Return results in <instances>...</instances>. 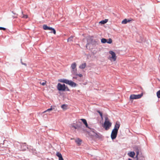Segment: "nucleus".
Returning <instances> with one entry per match:
<instances>
[{"label": "nucleus", "mask_w": 160, "mask_h": 160, "mask_svg": "<svg viewBox=\"0 0 160 160\" xmlns=\"http://www.w3.org/2000/svg\"><path fill=\"white\" fill-rule=\"evenodd\" d=\"M136 157L137 160H145L144 157L142 154L139 155Z\"/></svg>", "instance_id": "nucleus-11"}, {"label": "nucleus", "mask_w": 160, "mask_h": 160, "mask_svg": "<svg viewBox=\"0 0 160 160\" xmlns=\"http://www.w3.org/2000/svg\"><path fill=\"white\" fill-rule=\"evenodd\" d=\"M61 108L63 109H67V105L66 104H63L61 106Z\"/></svg>", "instance_id": "nucleus-26"}, {"label": "nucleus", "mask_w": 160, "mask_h": 160, "mask_svg": "<svg viewBox=\"0 0 160 160\" xmlns=\"http://www.w3.org/2000/svg\"><path fill=\"white\" fill-rule=\"evenodd\" d=\"M46 82L45 81L44 82H40V83L43 86H44L46 85Z\"/></svg>", "instance_id": "nucleus-33"}, {"label": "nucleus", "mask_w": 160, "mask_h": 160, "mask_svg": "<svg viewBox=\"0 0 160 160\" xmlns=\"http://www.w3.org/2000/svg\"><path fill=\"white\" fill-rule=\"evenodd\" d=\"M0 30H6V28H5L2 27H0Z\"/></svg>", "instance_id": "nucleus-35"}, {"label": "nucleus", "mask_w": 160, "mask_h": 160, "mask_svg": "<svg viewBox=\"0 0 160 160\" xmlns=\"http://www.w3.org/2000/svg\"><path fill=\"white\" fill-rule=\"evenodd\" d=\"M22 16H20V17H22V18H28V16L26 15H23V12L22 11Z\"/></svg>", "instance_id": "nucleus-23"}, {"label": "nucleus", "mask_w": 160, "mask_h": 160, "mask_svg": "<svg viewBox=\"0 0 160 160\" xmlns=\"http://www.w3.org/2000/svg\"><path fill=\"white\" fill-rule=\"evenodd\" d=\"M80 120L82 122L83 124L85 125V126L86 128H90L89 127H88L87 121L85 119L82 118L80 119Z\"/></svg>", "instance_id": "nucleus-12"}, {"label": "nucleus", "mask_w": 160, "mask_h": 160, "mask_svg": "<svg viewBox=\"0 0 160 160\" xmlns=\"http://www.w3.org/2000/svg\"><path fill=\"white\" fill-rule=\"evenodd\" d=\"M99 42V41L98 40H92L91 43L92 45L98 44Z\"/></svg>", "instance_id": "nucleus-15"}, {"label": "nucleus", "mask_w": 160, "mask_h": 160, "mask_svg": "<svg viewBox=\"0 0 160 160\" xmlns=\"http://www.w3.org/2000/svg\"><path fill=\"white\" fill-rule=\"evenodd\" d=\"M73 36H71L70 37H69L68 39V42H70L72 41L73 40Z\"/></svg>", "instance_id": "nucleus-25"}, {"label": "nucleus", "mask_w": 160, "mask_h": 160, "mask_svg": "<svg viewBox=\"0 0 160 160\" xmlns=\"http://www.w3.org/2000/svg\"><path fill=\"white\" fill-rule=\"evenodd\" d=\"M97 112L98 113H99V114H100V116L101 118H102V113L101 112L99 111V110H97Z\"/></svg>", "instance_id": "nucleus-28"}, {"label": "nucleus", "mask_w": 160, "mask_h": 160, "mask_svg": "<svg viewBox=\"0 0 160 160\" xmlns=\"http://www.w3.org/2000/svg\"><path fill=\"white\" fill-rule=\"evenodd\" d=\"M56 155L58 157V158L59 157H61L62 156V155L61 154V153L58 152H57Z\"/></svg>", "instance_id": "nucleus-31"}, {"label": "nucleus", "mask_w": 160, "mask_h": 160, "mask_svg": "<svg viewBox=\"0 0 160 160\" xmlns=\"http://www.w3.org/2000/svg\"><path fill=\"white\" fill-rule=\"evenodd\" d=\"M70 91L69 89L66 86V91Z\"/></svg>", "instance_id": "nucleus-38"}, {"label": "nucleus", "mask_w": 160, "mask_h": 160, "mask_svg": "<svg viewBox=\"0 0 160 160\" xmlns=\"http://www.w3.org/2000/svg\"><path fill=\"white\" fill-rule=\"evenodd\" d=\"M72 127L74 128V129H77V127L76 126H75L74 125H72Z\"/></svg>", "instance_id": "nucleus-39"}, {"label": "nucleus", "mask_w": 160, "mask_h": 160, "mask_svg": "<svg viewBox=\"0 0 160 160\" xmlns=\"http://www.w3.org/2000/svg\"><path fill=\"white\" fill-rule=\"evenodd\" d=\"M76 64L75 62H73L71 65V68L72 69V73L73 74L74 72L77 71V69L76 68Z\"/></svg>", "instance_id": "nucleus-6"}, {"label": "nucleus", "mask_w": 160, "mask_h": 160, "mask_svg": "<svg viewBox=\"0 0 160 160\" xmlns=\"http://www.w3.org/2000/svg\"><path fill=\"white\" fill-rule=\"evenodd\" d=\"M73 78L75 79H77V77H73Z\"/></svg>", "instance_id": "nucleus-41"}, {"label": "nucleus", "mask_w": 160, "mask_h": 160, "mask_svg": "<svg viewBox=\"0 0 160 160\" xmlns=\"http://www.w3.org/2000/svg\"><path fill=\"white\" fill-rule=\"evenodd\" d=\"M112 40L111 38H109L108 39V41H107V42L109 44H110L112 43Z\"/></svg>", "instance_id": "nucleus-29"}, {"label": "nucleus", "mask_w": 160, "mask_h": 160, "mask_svg": "<svg viewBox=\"0 0 160 160\" xmlns=\"http://www.w3.org/2000/svg\"><path fill=\"white\" fill-rule=\"evenodd\" d=\"M108 21V19H105L104 20H102L99 23L102 24H104L106 23Z\"/></svg>", "instance_id": "nucleus-22"}, {"label": "nucleus", "mask_w": 160, "mask_h": 160, "mask_svg": "<svg viewBox=\"0 0 160 160\" xmlns=\"http://www.w3.org/2000/svg\"><path fill=\"white\" fill-rule=\"evenodd\" d=\"M128 155L132 158H133L135 155V153L134 152H130L128 153Z\"/></svg>", "instance_id": "nucleus-16"}, {"label": "nucleus", "mask_w": 160, "mask_h": 160, "mask_svg": "<svg viewBox=\"0 0 160 160\" xmlns=\"http://www.w3.org/2000/svg\"><path fill=\"white\" fill-rule=\"evenodd\" d=\"M92 132H93L94 133V134H95L96 135H97V134L96 132V131L95 130L93 129H92Z\"/></svg>", "instance_id": "nucleus-36"}, {"label": "nucleus", "mask_w": 160, "mask_h": 160, "mask_svg": "<svg viewBox=\"0 0 160 160\" xmlns=\"http://www.w3.org/2000/svg\"><path fill=\"white\" fill-rule=\"evenodd\" d=\"M52 106H51L50 108L48 109H47V110H46V111H45L44 112H47V111H51L52 110L53 108H52Z\"/></svg>", "instance_id": "nucleus-32"}, {"label": "nucleus", "mask_w": 160, "mask_h": 160, "mask_svg": "<svg viewBox=\"0 0 160 160\" xmlns=\"http://www.w3.org/2000/svg\"><path fill=\"white\" fill-rule=\"evenodd\" d=\"M101 42L103 43H105L107 42V39L105 38H103L101 40Z\"/></svg>", "instance_id": "nucleus-24"}, {"label": "nucleus", "mask_w": 160, "mask_h": 160, "mask_svg": "<svg viewBox=\"0 0 160 160\" xmlns=\"http://www.w3.org/2000/svg\"><path fill=\"white\" fill-rule=\"evenodd\" d=\"M59 160H64L62 156L59 158Z\"/></svg>", "instance_id": "nucleus-37"}, {"label": "nucleus", "mask_w": 160, "mask_h": 160, "mask_svg": "<svg viewBox=\"0 0 160 160\" xmlns=\"http://www.w3.org/2000/svg\"><path fill=\"white\" fill-rule=\"evenodd\" d=\"M156 94L157 97L158 98H160V90L157 92Z\"/></svg>", "instance_id": "nucleus-27"}, {"label": "nucleus", "mask_w": 160, "mask_h": 160, "mask_svg": "<svg viewBox=\"0 0 160 160\" xmlns=\"http://www.w3.org/2000/svg\"><path fill=\"white\" fill-rule=\"evenodd\" d=\"M58 81L60 82H63L66 84L68 83L69 82V80L65 79H59Z\"/></svg>", "instance_id": "nucleus-13"}, {"label": "nucleus", "mask_w": 160, "mask_h": 160, "mask_svg": "<svg viewBox=\"0 0 160 160\" xmlns=\"http://www.w3.org/2000/svg\"><path fill=\"white\" fill-rule=\"evenodd\" d=\"M86 66V63H84L81 64L79 66V68L83 69H84Z\"/></svg>", "instance_id": "nucleus-17"}, {"label": "nucleus", "mask_w": 160, "mask_h": 160, "mask_svg": "<svg viewBox=\"0 0 160 160\" xmlns=\"http://www.w3.org/2000/svg\"><path fill=\"white\" fill-rule=\"evenodd\" d=\"M128 160H132V159L131 158H129Z\"/></svg>", "instance_id": "nucleus-42"}, {"label": "nucleus", "mask_w": 160, "mask_h": 160, "mask_svg": "<svg viewBox=\"0 0 160 160\" xmlns=\"http://www.w3.org/2000/svg\"><path fill=\"white\" fill-rule=\"evenodd\" d=\"M49 27H48L47 25L44 24L43 26V28L44 30H48Z\"/></svg>", "instance_id": "nucleus-21"}, {"label": "nucleus", "mask_w": 160, "mask_h": 160, "mask_svg": "<svg viewBox=\"0 0 160 160\" xmlns=\"http://www.w3.org/2000/svg\"><path fill=\"white\" fill-rule=\"evenodd\" d=\"M120 124L119 122H116L114 128L113 130H114L115 131H118V130L120 127Z\"/></svg>", "instance_id": "nucleus-9"}, {"label": "nucleus", "mask_w": 160, "mask_h": 160, "mask_svg": "<svg viewBox=\"0 0 160 160\" xmlns=\"http://www.w3.org/2000/svg\"><path fill=\"white\" fill-rule=\"evenodd\" d=\"M89 45V43H87V44H86V47L87 48V47Z\"/></svg>", "instance_id": "nucleus-40"}, {"label": "nucleus", "mask_w": 160, "mask_h": 160, "mask_svg": "<svg viewBox=\"0 0 160 160\" xmlns=\"http://www.w3.org/2000/svg\"><path fill=\"white\" fill-rule=\"evenodd\" d=\"M19 143L20 144V148H18V149H20L21 150L24 151L26 150L27 148H28L27 146L26 145V143Z\"/></svg>", "instance_id": "nucleus-5"}, {"label": "nucleus", "mask_w": 160, "mask_h": 160, "mask_svg": "<svg viewBox=\"0 0 160 160\" xmlns=\"http://www.w3.org/2000/svg\"><path fill=\"white\" fill-rule=\"evenodd\" d=\"M57 88L59 91H66V86L64 84H62L58 83L57 86Z\"/></svg>", "instance_id": "nucleus-2"}, {"label": "nucleus", "mask_w": 160, "mask_h": 160, "mask_svg": "<svg viewBox=\"0 0 160 160\" xmlns=\"http://www.w3.org/2000/svg\"><path fill=\"white\" fill-rule=\"evenodd\" d=\"M109 52L112 55L111 58L113 61H115L116 59V57L115 53L112 51H110Z\"/></svg>", "instance_id": "nucleus-7"}, {"label": "nucleus", "mask_w": 160, "mask_h": 160, "mask_svg": "<svg viewBox=\"0 0 160 160\" xmlns=\"http://www.w3.org/2000/svg\"><path fill=\"white\" fill-rule=\"evenodd\" d=\"M82 141V140L79 138H78L75 140V142L79 146L81 144Z\"/></svg>", "instance_id": "nucleus-18"}, {"label": "nucleus", "mask_w": 160, "mask_h": 160, "mask_svg": "<svg viewBox=\"0 0 160 160\" xmlns=\"http://www.w3.org/2000/svg\"><path fill=\"white\" fill-rule=\"evenodd\" d=\"M20 62H21V63L22 65H25V66H26V65H27L26 64V63H23V62H22V58H21V59H20Z\"/></svg>", "instance_id": "nucleus-34"}, {"label": "nucleus", "mask_w": 160, "mask_h": 160, "mask_svg": "<svg viewBox=\"0 0 160 160\" xmlns=\"http://www.w3.org/2000/svg\"><path fill=\"white\" fill-rule=\"evenodd\" d=\"M118 132V131H115L114 130H112L111 135V138L112 140H114L116 138Z\"/></svg>", "instance_id": "nucleus-4"}, {"label": "nucleus", "mask_w": 160, "mask_h": 160, "mask_svg": "<svg viewBox=\"0 0 160 160\" xmlns=\"http://www.w3.org/2000/svg\"><path fill=\"white\" fill-rule=\"evenodd\" d=\"M68 85L72 87H75L77 86V84L71 80H69L68 83Z\"/></svg>", "instance_id": "nucleus-10"}, {"label": "nucleus", "mask_w": 160, "mask_h": 160, "mask_svg": "<svg viewBox=\"0 0 160 160\" xmlns=\"http://www.w3.org/2000/svg\"><path fill=\"white\" fill-rule=\"evenodd\" d=\"M80 124H77L76 125V127L77 128V129H78V128H81V123L80 122Z\"/></svg>", "instance_id": "nucleus-30"}, {"label": "nucleus", "mask_w": 160, "mask_h": 160, "mask_svg": "<svg viewBox=\"0 0 160 160\" xmlns=\"http://www.w3.org/2000/svg\"><path fill=\"white\" fill-rule=\"evenodd\" d=\"M105 119V121L104 123L103 127L105 130H107L111 126L112 123L109 122L108 117H106Z\"/></svg>", "instance_id": "nucleus-1"}, {"label": "nucleus", "mask_w": 160, "mask_h": 160, "mask_svg": "<svg viewBox=\"0 0 160 160\" xmlns=\"http://www.w3.org/2000/svg\"><path fill=\"white\" fill-rule=\"evenodd\" d=\"M48 30L51 31L50 32V33H53L54 34H56V31L55 30V29L54 28L52 27H49Z\"/></svg>", "instance_id": "nucleus-14"}, {"label": "nucleus", "mask_w": 160, "mask_h": 160, "mask_svg": "<svg viewBox=\"0 0 160 160\" xmlns=\"http://www.w3.org/2000/svg\"><path fill=\"white\" fill-rule=\"evenodd\" d=\"M131 21L130 20H128L127 19H125L122 22V23L123 24H126L128 22H130Z\"/></svg>", "instance_id": "nucleus-19"}, {"label": "nucleus", "mask_w": 160, "mask_h": 160, "mask_svg": "<svg viewBox=\"0 0 160 160\" xmlns=\"http://www.w3.org/2000/svg\"><path fill=\"white\" fill-rule=\"evenodd\" d=\"M142 93L141 94L135 95L134 94H131L130 97V99H135L140 98L142 96Z\"/></svg>", "instance_id": "nucleus-3"}, {"label": "nucleus", "mask_w": 160, "mask_h": 160, "mask_svg": "<svg viewBox=\"0 0 160 160\" xmlns=\"http://www.w3.org/2000/svg\"><path fill=\"white\" fill-rule=\"evenodd\" d=\"M134 150L136 152L137 155L136 157H137L139 155V151L141 150V148L140 147L138 146H135L134 147Z\"/></svg>", "instance_id": "nucleus-8"}, {"label": "nucleus", "mask_w": 160, "mask_h": 160, "mask_svg": "<svg viewBox=\"0 0 160 160\" xmlns=\"http://www.w3.org/2000/svg\"><path fill=\"white\" fill-rule=\"evenodd\" d=\"M73 75H75L76 76H78L80 77H82V75L81 74H77V73L76 71L75 72H74L73 74H72Z\"/></svg>", "instance_id": "nucleus-20"}]
</instances>
